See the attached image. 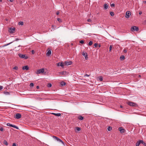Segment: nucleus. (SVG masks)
<instances>
[{
    "label": "nucleus",
    "instance_id": "nucleus-1",
    "mask_svg": "<svg viewBox=\"0 0 146 146\" xmlns=\"http://www.w3.org/2000/svg\"><path fill=\"white\" fill-rule=\"evenodd\" d=\"M127 103L128 105L132 107H137L138 106L137 105L136 103L133 102H128Z\"/></svg>",
    "mask_w": 146,
    "mask_h": 146
},
{
    "label": "nucleus",
    "instance_id": "nucleus-2",
    "mask_svg": "<svg viewBox=\"0 0 146 146\" xmlns=\"http://www.w3.org/2000/svg\"><path fill=\"white\" fill-rule=\"evenodd\" d=\"M131 31H138L139 29L137 27L135 26H133L131 27Z\"/></svg>",
    "mask_w": 146,
    "mask_h": 146
},
{
    "label": "nucleus",
    "instance_id": "nucleus-3",
    "mask_svg": "<svg viewBox=\"0 0 146 146\" xmlns=\"http://www.w3.org/2000/svg\"><path fill=\"white\" fill-rule=\"evenodd\" d=\"M53 137L57 141L61 142L62 143L63 145H64V142L60 139L59 138H58L55 136H53Z\"/></svg>",
    "mask_w": 146,
    "mask_h": 146
},
{
    "label": "nucleus",
    "instance_id": "nucleus-4",
    "mask_svg": "<svg viewBox=\"0 0 146 146\" xmlns=\"http://www.w3.org/2000/svg\"><path fill=\"white\" fill-rule=\"evenodd\" d=\"M44 72V69L43 68L38 69L37 70L36 74L43 73Z\"/></svg>",
    "mask_w": 146,
    "mask_h": 146
},
{
    "label": "nucleus",
    "instance_id": "nucleus-5",
    "mask_svg": "<svg viewBox=\"0 0 146 146\" xmlns=\"http://www.w3.org/2000/svg\"><path fill=\"white\" fill-rule=\"evenodd\" d=\"M19 56L21 58H24L25 59H27L29 57L28 56H25V55L21 54H18Z\"/></svg>",
    "mask_w": 146,
    "mask_h": 146
},
{
    "label": "nucleus",
    "instance_id": "nucleus-6",
    "mask_svg": "<svg viewBox=\"0 0 146 146\" xmlns=\"http://www.w3.org/2000/svg\"><path fill=\"white\" fill-rule=\"evenodd\" d=\"M131 14V13L130 11H127L126 13L125 17L127 18H128Z\"/></svg>",
    "mask_w": 146,
    "mask_h": 146
},
{
    "label": "nucleus",
    "instance_id": "nucleus-7",
    "mask_svg": "<svg viewBox=\"0 0 146 146\" xmlns=\"http://www.w3.org/2000/svg\"><path fill=\"white\" fill-rule=\"evenodd\" d=\"M21 115L19 113H17L16 114L15 118L17 119H19L21 117Z\"/></svg>",
    "mask_w": 146,
    "mask_h": 146
},
{
    "label": "nucleus",
    "instance_id": "nucleus-8",
    "mask_svg": "<svg viewBox=\"0 0 146 146\" xmlns=\"http://www.w3.org/2000/svg\"><path fill=\"white\" fill-rule=\"evenodd\" d=\"M15 28H10L9 30V32L10 33H13L15 31Z\"/></svg>",
    "mask_w": 146,
    "mask_h": 146
},
{
    "label": "nucleus",
    "instance_id": "nucleus-9",
    "mask_svg": "<svg viewBox=\"0 0 146 146\" xmlns=\"http://www.w3.org/2000/svg\"><path fill=\"white\" fill-rule=\"evenodd\" d=\"M82 54L85 57V58L86 60L88 59V57L87 54L86 52H83L82 53Z\"/></svg>",
    "mask_w": 146,
    "mask_h": 146
},
{
    "label": "nucleus",
    "instance_id": "nucleus-10",
    "mask_svg": "<svg viewBox=\"0 0 146 146\" xmlns=\"http://www.w3.org/2000/svg\"><path fill=\"white\" fill-rule=\"evenodd\" d=\"M66 74V71H62L58 73V75H65Z\"/></svg>",
    "mask_w": 146,
    "mask_h": 146
},
{
    "label": "nucleus",
    "instance_id": "nucleus-11",
    "mask_svg": "<svg viewBox=\"0 0 146 146\" xmlns=\"http://www.w3.org/2000/svg\"><path fill=\"white\" fill-rule=\"evenodd\" d=\"M119 130L121 133H123L125 130L122 127H120L119 128Z\"/></svg>",
    "mask_w": 146,
    "mask_h": 146
},
{
    "label": "nucleus",
    "instance_id": "nucleus-12",
    "mask_svg": "<svg viewBox=\"0 0 146 146\" xmlns=\"http://www.w3.org/2000/svg\"><path fill=\"white\" fill-rule=\"evenodd\" d=\"M57 66H61L62 68H63L64 65L62 62H59L57 63Z\"/></svg>",
    "mask_w": 146,
    "mask_h": 146
},
{
    "label": "nucleus",
    "instance_id": "nucleus-13",
    "mask_svg": "<svg viewBox=\"0 0 146 146\" xmlns=\"http://www.w3.org/2000/svg\"><path fill=\"white\" fill-rule=\"evenodd\" d=\"M64 64L66 65H71L72 64V62L65 61L64 62Z\"/></svg>",
    "mask_w": 146,
    "mask_h": 146
},
{
    "label": "nucleus",
    "instance_id": "nucleus-14",
    "mask_svg": "<svg viewBox=\"0 0 146 146\" xmlns=\"http://www.w3.org/2000/svg\"><path fill=\"white\" fill-rule=\"evenodd\" d=\"M51 114L52 115H54L57 116H60L61 115V114L60 113H51Z\"/></svg>",
    "mask_w": 146,
    "mask_h": 146
},
{
    "label": "nucleus",
    "instance_id": "nucleus-15",
    "mask_svg": "<svg viewBox=\"0 0 146 146\" xmlns=\"http://www.w3.org/2000/svg\"><path fill=\"white\" fill-rule=\"evenodd\" d=\"M22 68L23 70H28L29 68L27 66H23Z\"/></svg>",
    "mask_w": 146,
    "mask_h": 146
},
{
    "label": "nucleus",
    "instance_id": "nucleus-16",
    "mask_svg": "<svg viewBox=\"0 0 146 146\" xmlns=\"http://www.w3.org/2000/svg\"><path fill=\"white\" fill-rule=\"evenodd\" d=\"M51 50H49L47 52L46 55L47 56H49L51 54Z\"/></svg>",
    "mask_w": 146,
    "mask_h": 146
},
{
    "label": "nucleus",
    "instance_id": "nucleus-17",
    "mask_svg": "<svg viewBox=\"0 0 146 146\" xmlns=\"http://www.w3.org/2000/svg\"><path fill=\"white\" fill-rule=\"evenodd\" d=\"M78 119L80 120H82L83 119L84 117L81 115L78 116Z\"/></svg>",
    "mask_w": 146,
    "mask_h": 146
},
{
    "label": "nucleus",
    "instance_id": "nucleus-18",
    "mask_svg": "<svg viewBox=\"0 0 146 146\" xmlns=\"http://www.w3.org/2000/svg\"><path fill=\"white\" fill-rule=\"evenodd\" d=\"M108 7V5L106 3L104 4V8L105 9H107Z\"/></svg>",
    "mask_w": 146,
    "mask_h": 146
},
{
    "label": "nucleus",
    "instance_id": "nucleus-19",
    "mask_svg": "<svg viewBox=\"0 0 146 146\" xmlns=\"http://www.w3.org/2000/svg\"><path fill=\"white\" fill-rule=\"evenodd\" d=\"M60 84L62 86H64L66 84V83L62 81L60 82Z\"/></svg>",
    "mask_w": 146,
    "mask_h": 146
},
{
    "label": "nucleus",
    "instance_id": "nucleus-20",
    "mask_svg": "<svg viewBox=\"0 0 146 146\" xmlns=\"http://www.w3.org/2000/svg\"><path fill=\"white\" fill-rule=\"evenodd\" d=\"M125 59V56L123 55L121 56L120 57V60H122L124 59Z\"/></svg>",
    "mask_w": 146,
    "mask_h": 146
},
{
    "label": "nucleus",
    "instance_id": "nucleus-21",
    "mask_svg": "<svg viewBox=\"0 0 146 146\" xmlns=\"http://www.w3.org/2000/svg\"><path fill=\"white\" fill-rule=\"evenodd\" d=\"M4 144L6 145H8V144L6 140H4L3 141Z\"/></svg>",
    "mask_w": 146,
    "mask_h": 146
},
{
    "label": "nucleus",
    "instance_id": "nucleus-22",
    "mask_svg": "<svg viewBox=\"0 0 146 146\" xmlns=\"http://www.w3.org/2000/svg\"><path fill=\"white\" fill-rule=\"evenodd\" d=\"M111 129L112 127H111L109 126V127H108V131H110L111 130Z\"/></svg>",
    "mask_w": 146,
    "mask_h": 146
},
{
    "label": "nucleus",
    "instance_id": "nucleus-23",
    "mask_svg": "<svg viewBox=\"0 0 146 146\" xmlns=\"http://www.w3.org/2000/svg\"><path fill=\"white\" fill-rule=\"evenodd\" d=\"M12 127L14 128H16L17 129H19V127L15 125H13Z\"/></svg>",
    "mask_w": 146,
    "mask_h": 146
},
{
    "label": "nucleus",
    "instance_id": "nucleus-24",
    "mask_svg": "<svg viewBox=\"0 0 146 146\" xmlns=\"http://www.w3.org/2000/svg\"><path fill=\"white\" fill-rule=\"evenodd\" d=\"M7 125L8 126L11 127H12L13 126V125L9 123H7Z\"/></svg>",
    "mask_w": 146,
    "mask_h": 146
},
{
    "label": "nucleus",
    "instance_id": "nucleus-25",
    "mask_svg": "<svg viewBox=\"0 0 146 146\" xmlns=\"http://www.w3.org/2000/svg\"><path fill=\"white\" fill-rule=\"evenodd\" d=\"M19 24L20 25H23L24 23H23V21H20L19 22Z\"/></svg>",
    "mask_w": 146,
    "mask_h": 146
},
{
    "label": "nucleus",
    "instance_id": "nucleus-26",
    "mask_svg": "<svg viewBox=\"0 0 146 146\" xmlns=\"http://www.w3.org/2000/svg\"><path fill=\"white\" fill-rule=\"evenodd\" d=\"M92 44L93 42L92 41H90L88 43V45L89 46H91L92 45Z\"/></svg>",
    "mask_w": 146,
    "mask_h": 146
},
{
    "label": "nucleus",
    "instance_id": "nucleus-27",
    "mask_svg": "<svg viewBox=\"0 0 146 146\" xmlns=\"http://www.w3.org/2000/svg\"><path fill=\"white\" fill-rule=\"evenodd\" d=\"M76 130L77 131H80V130H81L80 128V127H76Z\"/></svg>",
    "mask_w": 146,
    "mask_h": 146
},
{
    "label": "nucleus",
    "instance_id": "nucleus-28",
    "mask_svg": "<svg viewBox=\"0 0 146 146\" xmlns=\"http://www.w3.org/2000/svg\"><path fill=\"white\" fill-rule=\"evenodd\" d=\"M140 144V143L138 141L136 143V146H139Z\"/></svg>",
    "mask_w": 146,
    "mask_h": 146
},
{
    "label": "nucleus",
    "instance_id": "nucleus-29",
    "mask_svg": "<svg viewBox=\"0 0 146 146\" xmlns=\"http://www.w3.org/2000/svg\"><path fill=\"white\" fill-rule=\"evenodd\" d=\"M99 80L100 81H102L103 80V77L102 76H100L99 77Z\"/></svg>",
    "mask_w": 146,
    "mask_h": 146
},
{
    "label": "nucleus",
    "instance_id": "nucleus-30",
    "mask_svg": "<svg viewBox=\"0 0 146 146\" xmlns=\"http://www.w3.org/2000/svg\"><path fill=\"white\" fill-rule=\"evenodd\" d=\"M110 14L112 16H113L114 15V13L113 12H111L110 13Z\"/></svg>",
    "mask_w": 146,
    "mask_h": 146
},
{
    "label": "nucleus",
    "instance_id": "nucleus-31",
    "mask_svg": "<svg viewBox=\"0 0 146 146\" xmlns=\"http://www.w3.org/2000/svg\"><path fill=\"white\" fill-rule=\"evenodd\" d=\"M30 86L31 87H33L34 86V84L33 83L31 82L30 84Z\"/></svg>",
    "mask_w": 146,
    "mask_h": 146
},
{
    "label": "nucleus",
    "instance_id": "nucleus-32",
    "mask_svg": "<svg viewBox=\"0 0 146 146\" xmlns=\"http://www.w3.org/2000/svg\"><path fill=\"white\" fill-rule=\"evenodd\" d=\"M112 45H110V47H109V51L110 52V51L111 50L112 48Z\"/></svg>",
    "mask_w": 146,
    "mask_h": 146
},
{
    "label": "nucleus",
    "instance_id": "nucleus-33",
    "mask_svg": "<svg viewBox=\"0 0 146 146\" xmlns=\"http://www.w3.org/2000/svg\"><path fill=\"white\" fill-rule=\"evenodd\" d=\"M57 20L58 21H59V22H61L62 21L61 19L60 18H57Z\"/></svg>",
    "mask_w": 146,
    "mask_h": 146
},
{
    "label": "nucleus",
    "instance_id": "nucleus-34",
    "mask_svg": "<svg viewBox=\"0 0 146 146\" xmlns=\"http://www.w3.org/2000/svg\"><path fill=\"white\" fill-rule=\"evenodd\" d=\"M139 143H140H140H142V144H143V140H139Z\"/></svg>",
    "mask_w": 146,
    "mask_h": 146
},
{
    "label": "nucleus",
    "instance_id": "nucleus-35",
    "mask_svg": "<svg viewBox=\"0 0 146 146\" xmlns=\"http://www.w3.org/2000/svg\"><path fill=\"white\" fill-rule=\"evenodd\" d=\"M3 130H4V129L3 127H0V130L1 131H3Z\"/></svg>",
    "mask_w": 146,
    "mask_h": 146
},
{
    "label": "nucleus",
    "instance_id": "nucleus-36",
    "mask_svg": "<svg viewBox=\"0 0 146 146\" xmlns=\"http://www.w3.org/2000/svg\"><path fill=\"white\" fill-rule=\"evenodd\" d=\"M84 41L83 40H81L80 41V43L81 44H83L84 43Z\"/></svg>",
    "mask_w": 146,
    "mask_h": 146
},
{
    "label": "nucleus",
    "instance_id": "nucleus-37",
    "mask_svg": "<svg viewBox=\"0 0 146 146\" xmlns=\"http://www.w3.org/2000/svg\"><path fill=\"white\" fill-rule=\"evenodd\" d=\"M52 86V84H49L48 85V87H51Z\"/></svg>",
    "mask_w": 146,
    "mask_h": 146
},
{
    "label": "nucleus",
    "instance_id": "nucleus-38",
    "mask_svg": "<svg viewBox=\"0 0 146 146\" xmlns=\"http://www.w3.org/2000/svg\"><path fill=\"white\" fill-rule=\"evenodd\" d=\"M18 69V68L17 66H15L13 68V69H15L16 70H17Z\"/></svg>",
    "mask_w": 146,
    "mask_h": 146
},
{
    "label": "nucleus",
    "instance_id": "nucleus-39",
    "mask_svg": "<svg viewBox=\"0 0 146 146\" xmlns=\"http://www.w3.org/2000/svg\"><path fill=\"white\" fill-rule=\"evenodd\" d=\"M98 44L97 43H95L94 44V46L95 47H97L98 46Z\"/></svg>",
    "mask_w": 146,
    "mask_h": 146
},
{
    "label": "nucleus",
    "instance_id": "nucleus-40",
    "mask_svg": "<svg viewBox=\"0 0 146 146\" xmlns=\"http://www.w3.org/2000/svg\"><path fill=\"white\" fill-rule=\"evenodd\" d=\"M110 5L111 7H113L115 6V4L114 3H112Z\"/></svg>",
    "mask_w": 146,
    "mask_h": 146
},
{
    "label": "nucleus",
    "instance_id": "nucleus-41",
    "mask_svg": "<svg viewBox=\"0 0 146 146\" xmlns=\"http://www.w3.org/2000/svg\"><path fill=\"white\" fill-rule=\"evenodd\" d=\"M123 51L124 53H126L127 52V50L126 49H125L123 50Z\"/></svg>",
    "mask_w": 146,
    "mask_h": 146
},
{
    "label": "nucleus",
    "instance_id": "nucleus-42",
    "mask_svg": "<svg viewBox=\"0 0 146 146\" xmlns=\"http://www.w3.org/2000/svg\"><path fill=\"white\" fill-rule=\"evenodd\" d=\"M90 76V75H88L87 74H86L85 75H84V77H85V76L89 77Z\"/></svg>",
    "mask_w": 146,
    "mask_h": 146
},
{
    "label": "nucleus",
    "instance_id": "nucleus-43",
    "mask_svg": "<svg viewBox=\"0 0 146 146\" xmlns=\"http://www.w3.org/2000/svg\"><path fill=\"white\" fill-rule=\"evenodd\" d=\"M3 87L2 86H0V90H2L3 89Z\"/></svg>",
    "mask_w": 146,
    "mask_h": 146
},
{
    "label": "nucleus",
    "instance_id": "nucleus-44",
    "mask_svg": "<svg viewBox=\"0 0 146 146\" xmlns=\"http://www.w3.org/2000/svg\"><path fill=\"white\" fill-rule=\"evenodd\" d=\"M12 146H17L16 144L15 143H13L12 145Z\"/></svg>",
    "mask_w": 146,
    "mask_h": 146
},
{
    "label": "nucleus",
    "instance_id": "nucleus-45",
    "mask_svg": "<svg viewBox=\"0 0 146 146\" xmlns=\"http://www.w3.org/2000/svg\"><path fill=\"white\" fill-rule=\"evenodd\" d=\"M59 11H57V12H56V14L57 15H59Z\"/></svg>",
    "mask_w": 146,
    "mask_h": 146
},
{
    "label": "nucleus",
    "instance_id": "nucleus-46",
    "mask_svg": "<svg viewBox=\"0 0 146 146\" xmlns=\"http://www.w3.org/2000/svg\"><path fill=\"white\" fill-rule=\"evenodd\" d=\"M88 21L89 22H90L91 21V20L90 19H88Z\"/></svg>",
    "mask_w": 146,
    "mask_h": 146
},
{
    "label": "nucleus",
    "instance_id": "nucleus-47",
    "mask_svg": "<svg viewBox=\"0 0 146 146\" xmlns=\"http://www.w3.org/2000/svg\"><path fill=\"white\" fill-rule=\"evenodd\" d=\"M145 146H146V143L145 142H143V144Z\"/></svg>",
    "mask_w": 146,
    "mask_h": 146
},
{
    "label": "nucleus",
    "instance_id": "nucleus-48",
    "mask_svg": "<svg viewBox=\"0 0 146 146\" xmlns=\"http://www.w3.org/2000/svg\"><path fill=\"white\" fill-rule=\"evenodd\" d=\"M142 13V12L141 11H140L139 12V15H141Z\"/></svg>",
    "mask_w": 146,
    "mask_h": 146
},
{
    "label": "nucleus",
    "instance_id": "nucleus-49",
    "mask_svg": "<svg viewBox=\"0 0 146 146\" xmlns=\"http://www.w3.org/2000/svg\"><path fill=\"white\" fill-rule=\"evenodd\" d=\"M32 52V54H34V51L33 50H32V52Z\"/></svg>",
    "mask_w": 146,
    "mask_h": 146
},
{
    "label": "nucleus",
    "instance_id": "nucleus-50",
    "mask_svg": "<svg viewBox=\"0 0 146 146\" xmlns=\"http://www.w3.org/2000/svg\"><path fill=\"white\" fill-rule=\"evenodd\" d=\"M42 99H43L42 98H39V100H42Z\"/></svg>",
    "mask_w": 146,
    "mask_h": 146
},
{
    "label": "nucleus",
    "instance_id": "nucleus-51",
    "mask_svg": "<svg viewBox=\"0 0 146 146\" xmlns=\"http://www.w3.org/2000/svg\"><path fill=\"white\" fill-rule=\"evenodd\" d=\"M9 1L11 2H13V0H9Z\"/></svg>",
    "mask_w": 146,
    "mask_h": 146
},
{
    "label": "nucleus",
    "instance_id": "nucleus-52",
    "mask_svg": "<svg viewBox=\"0 0 146 146\" xmlns=\"http://www.w3.org/2000/svg\"><path fill=\"white\" fill-rule=\"evenodd\" d=\"M39 88V86H36V88H37V89H38Z\"/></svg>",
    "mask_w": 146,
    "mask_h": 146
},
{
    "label": "nucleus",
    "instance_id": "nucleus-53",
    "mask_svg": "<svg viewBox=\"0 0 146 146\" xmlns=\"http://www.w3.org/2000/svg\"><path fill=\"white\" fill-rule=\"evenodd\" d=\"M19 39H19L17 38H16V40H19Z\"/></svg>",
    "mask_w": 146,
    "mask_h": 146
},
{
    "label": "nucleus",
    "instance_id": "nucleus-54",
    "mask_svg": "<svg viewBox=\"0 0 146 146\" xmlns=\"http://www.w3.org/2000/svg\"><path fill=\"white\" fill-rule=\"evenodd\" d=\"M120 107L121 108H123V106L121 105H120Z\"/></svg>",
    "mask_w": 146,
    "mask_h": 146
},
{
    "label": "nucleus",
    "instance_id": "nucleus-55",
    "mask_svg": "<svg viewBox=\"0 0 146 146\" xmlns=\"http://www.w3.org/2000/svg\"><path fill=\"white\" fill-rule=\"evenodd\" d=\"M2 0H0V3L2 2Z\"/></svg>",
    "mask_w": 146,
    "mask_h": 146
},
{
    "label": "nucleus",
    "instance_id": "nucleus-56",
    "mask_svg": "<svg viewBox=\"0 0 146 146\" xmlns=\"http://www.w3.org/2000/svg\"><path fill=\"white\" fill-rule=\"evenodd\" d=\"M141 75H139V77H141Z\"/></svg>",
    "mask_w": 146,
    "mask_h": 146
},
{
    "label": "nucleus",
    "instance_id": "nucleus-57",
    "mask_svg": "<svg viewBox=\"0 0 146 146\" xmlns=\"http://www.w3.org/2000/svg\"><path fill=\"white\" fill-rule=\"evenodd\" d=\"M21 46L20 45H19L18 46V47H20Z\"/></svg>",
    "mask_w": 146,
    "mask_h": 146
},
{
    "label": "nucleus",
    "instance_id": "nucleus-58",
    "mask_svg": "<svg viewBox=\"0 0 146 146\" xmlns=\"http://www.w3.org/2000/svg\"><path fill=\"white\" fill-rule=\"evenodd\" d=\"M9 44H7L6 45H9Z\"/></svg>",
    "mask_w": 146,
    "mask_h": 146
},
{
    "label": "nucleus",
    "instance_id": "nucleus-59",
    "mask_svg": "<svg viewBox=\"0 0 146 146\" xmlns=\"http://www.w3.org/2000/svg\"><path fill=\"white\" fill-rule=\"evenodd\" d=\"M99 47H100V45H99Z\"/></svg>",
    "mask_w": 146,
    "mask_h": 146
}]
</instances>
